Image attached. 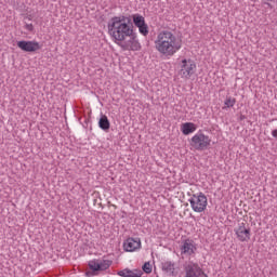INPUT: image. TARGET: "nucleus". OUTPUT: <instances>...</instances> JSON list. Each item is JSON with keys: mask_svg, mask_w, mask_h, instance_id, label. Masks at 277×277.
I'll list each match as a JSON object with an SVG mask.
<instances>
[{"mask_svg": "<svg viewBox=\"0 0 277 277\" xmlns=\"http://www.w3.org/2000/svg\"><path fill=\"white\" fill-rule=\"evenodd\" d=\"M133 22L124 15L115 16L108 23V34L115 42H124L129 36H133Z\"/></svg>", "mask_w": 277, "mask_h": 277, "instance_id": "1", "label": "nucleus"}, {"mask_svg": "<svg viewBox=\"0 0 277 277\" xmlns=\"http://www.w3.org/2000/svg\"><path fill=\"white\" fill-rule=\"evenodd\" d=\"M181 40L170 30L160 31L155 40L156 51L164 57H172L177 51H181Z\"/></svg>", "mask_w": 277, "mask_h": 277, "instance_id": "2", "label": "nucleus"}, {"mask_svg": "<svg viewBox=\"0 0 277 277\" xmlns=\"http://www.w3.org/2000/svg\"><path fill=\"white\" fill-rule=\"evenodd\" d=\"M190 146L195 150H207L211 146V138L202 133H197L192 137Z\"/></svg>", "mask_w": 277, "mask_h": 277, "instance_id": "3", "label": "nucleus"}, {"mask_svg": "<svg viewBox=\"0 0 277 277\" xmlns=\"http://www.w3.org/2000/svg\"><path fill=\"white\" fill-rule=\"evenodd\" d=\"M111 267V261L109 260H92L89 262V268L85 273L87 276H96V272H105V269H109Z\"/></svg>", "mask_w": 277, "mask_h": 277, "instance_id": "4", "label": "nucleus"}, {"mask_svg": "<svg viewBox=\"0 0 277 277\" xmlns=\"http://www.w3.org/2000/svg\"><path fill=\"white\" fill-rule=\"evenodd\" d=\"M188 202H190V207L195 213H202L207 209L208 199L205 194L200 193L199 195H193Z\"/></svg>", "mask_w": 277, "mask_h": 277, "instance_id": "5", "label": "nucleus"}, {"mask_svg": "<svg viewBox=\"0 0 277 277\" xmlns=\"http://www.w3.org/2000/svg\"><path fill=\"white\" fill-rule=\"evenodd\" d=\"M194 72H196V63L192 60H183L179 72L180 77H182V79H190Z\"/></svg>", "mask_w": 277, "mask_h": 277, "instance_id": "6", "label": "nucleus"}, {"mask_svg": "<svg viewBox=\"0 0 277 277\" xmlns=\"http://www.w3.org/2000/svg\"><path fill=\"white\" fill-rule=\"evenodd\" d=\"M185 277H208L207 274H205V271L200 267V265L189 262L185 266Z\"/></svg>", "mask_w": 277, "mask_h": 277, "instance_id": "7", "label": "nucleus"}, {"mask_svg": "<svg viewBox=\"0 0 277 277\" xmlns=\"http://www.w3.org/2000/svg\"><path fill=\"white\" fill-rule=\"evenodd\" d=\"M18 49L22 51H25V53H36V51H40L42 49V45L38 41H18L17 42Z\"/></svg>", "mask_w": 277, "mask_h": 277, "instance_id": "8", "label": "nucleus"}, {"mask_svg": "<svg viewBox=\"0 0 277 277\" xmlns=\"http://www.w3.org/2000/svg\"><path fill=\"white\" fill-rule=\"evenodd\" d=\"M128 38L130 39L121 45L124 51H140V49H142L135 32H132V36H129Z\"/></svg>", "mask_w": 277, "mask_h": 277, "instance_id": "9", "label": "nucleus"}, {"mask_svg": "<svg viewBox=\"0 0 277 277\" xmlns=\"http://www.w3.org/2000/svg\"><path fill=\"white\" fill-rule=\"evenodd\" d=\"M235 234L239 241H250V227H246V223L239 224L235 229Z\"/></svg>", "mask_w": 277, "mask_h": 277, "instance_id": "10", "label": "nucleus"}, {"mask_svg": "<svg viewBox=\"0 0 277 277\" xmlns=\"http://www.w3.org/2000/svg\"><path fill=\"white\" fill-rule=\"evenodd\" d=\"M142 248V241L140 239L128 238L123 242V249L126 252H135V250H140Z\"/></svg>", "mask_w": 277, "mask_h": 277, "instance_id": "11", "label": "nucleus"}, {"mask_svg": "<svg viewBox=\"0 0 277 277\" xmlns=\"http://www.w3.org/2000/svg\"><path fill=\"white\" fill-rule=\"evenodd\" d=\"M195 250L196 246H194V240L190 239H186L181 247L182 254H188V256H192Z\"/></svg>", "mask_w": 277, "mask_h": 277, "instance_id": "12", "label": "nucleus"}, {"mask_svg": "<svg viewBox=\"0 0 277 277\" xmlns=\"http://www.w3.org/2000/svg\"><path fill=\"white\" fill-rule=\"evenodd\" d=\"M144 273L141 269H130V268H124L122 271H119L117 273V276L121 277H142Z\"/></svg>", "mask_w": 277, "mask_h": 277, "instance_id": "13", "label": "nucleus"}, {"mask_svg": "<svg viewBox=\"0 0 277 277\" xmlns=\"http://www.w3.org/2000/svg\"><path fill=\"white\" fill-rule=\"evenodd\" d=\"M161 269L166 272V274H169V276H174L175 264L170 261L162 262Z\"/></svg>", "mask_w": 277, "mask_h": 277, "instance_id": "14", "label": "nucleus"}, {"mask_svg": "<svg viewBox=\"0 0 277 277\" xmlns=\"http://www.w3.org/2000/svg\"><path fill=\"white\" fill-rule=\"evenodd\" d=\"M98 127L102 129V131H109L111 123L109 122V119L107 116L102 115L100 120H98Z\"/></svg>", "mask_w": 277, "mask_h": 277, "instance_id": "15", "label": "nucleus"}, {"mask_svg": "<svg viewBox=\"0 0 277 277\" xmlns=\"http://www.w3.org/2000/svg\"><path fill=\"white\" fill-rule=\"evenodd\" d=\"M196 131V124L192 122H186L182 124V133L183 135H189Z\"/></svg>", "mask_w": 277, "mask_h": 277, "instance_id": "16", "label": "nucleus"}, {"mask_svg": "<svg viewBox=\"0 0 277 277\" xmlns=\"http://www.w3.org/2000/svg\"><path fill=\"white\" fill-rule=\"evenodd\" d=\"M132 18L135 27H141L142 25L146 24V19L140 14L132 15Z\"/></svg>", "mask_w": 277, "mask_h": 277, "instance_id": "17", "label": "nucleus"}, {"mask_svg": "<svg viewBox=\"0 0 277 277\" xmlns=\"http://www.w3.org/2000/svg\"><path fill=\"white\" fill-rule=\"evenodd\" d=\"M140 34H142V36H148V24H143L141 26L137 27Z\"/></svg>", "mask_w": 277, "mask_h": 277, "instance_id": "18", "label": "nucleus"}, {"mask_svg": "<svg viewBox=\"0 0 277 277\" xmlns=\"http://www.w3.org/2000/svg\"><path fill=\"white\" fill-rule=\"evenodd\" d=\"M237 103V100L235 97H227L224 102V105L226 107H235V104Z\"/></svg>", "mask_w": 277, "mask_h": 277, "instance_id": "19", "label": "nucleus"}, {"mask_svg": "<svg viewBox=\"0 0 277 277\" xmlns=\"http://www.w3.org/2000/svg\"><path fill=\"white\" fill-rule=\"evenodd\" d=\"M142 269L145 274H153V265H150V262H146Z\"/></svg>", "mask_w": 277, "mask_h": 277, "instance_id": "20", "label": "nucleus"}, {"mask_svg": "<svg viewBox=\"0 0 277 277\" xmlns=\"http://www.w3.org/2000/svg\"><path fill=\"white\" fill-rule=\"evenodd\" d=\"M25 29H27V31H34V24H29L26 22Z\"/></svg>", "mask_w": 277, "mask_h": 277, "instance_id": "21", "label": "nucleus"}, {"mask_svg": "<svg viewBox=\"0 0 277 277\" xmlns=\"http://www.w3.org/2000/svg\"><path fill=\"white\" fill-rule=\"evenodd\" d=\"M239 120H246V115H240Z\"/></svg>", "mask_w": 277, "mask_h": 277, "instance_id": "22", "label": "nucleus"}, {"mask_svg": "<svg viewBox=\"0 0 277 277\" xmlns=\"http://www.w3.org/2000/svg\"><path fill=\"white\" fill-rule=\"evenodd\" d=\"M25 21H31V16H26Z\"/></svg>", "mask_w": 277, "mask_h": 277, "instance_id": "23", "label": "nucleus"}, {"mask_svg": "<svg viewBox=\"0 0 277 277\" xmlns=\"http://www.w3.org/2000/svg\"><path fill=\"white\" fill-rule=\"evenodd\" d=\"M265 5H267L268 8H272V4H269V3H265Z\"/></svg>", "mask_w": 277, "mask_h": 277, "instance_id": "24", "label": "nucleus"}]
</instances>
